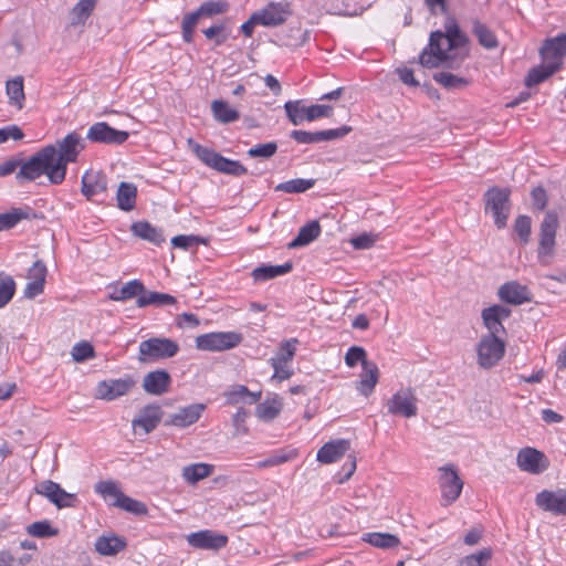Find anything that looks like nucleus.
<instances>
[{"instance_id": "obj_1", "label": "nucleus", "mask_w": 566, "mask_h": 566, "mask_svg": "<svg viewBox=\"0 0 566 566\" xmlns=\"http://www.w3.org/2000/svg\"><path fill=\"white\" fill-rule=\"evenodd\" d=\"M84 149V140L76 132H71L55 145H46L24 161L15 178L19 181H33L45 175L53 185L64 181L70 163H75Z\"/></svg>"}, {"instance_id": "obj_2", "label": "nucleus", "mask_w": 566, "mask_h": 566, "mask_svg": "<svg viewBox=\"0 0 566 566\" xmlns=\"http://www.w3.org/2000/svg\"><path fill=\"white\" fill-rule=\"evenodd\" d=\"M468 39L455 22L446 25V32L433 31L429 43L419 54V63L427 69L449 67L457 69L463 61L453 51L467 44Z\"/></svg>"}, {"instance_id": "obj_3", "label": "nucleus", "mask_w": 566, "mask_h": 566, "mask_svg": "<svg viewBox=\"0 0 566 566\" xmlns=\"http://www.w3.org/2000/svg\"><path fill=\"white\" fill-rule=\"evenodd\" d=\"M189 149L208 167L235 177L247 175L248 169L238 160L223 157L211 148L205 147L192 138H188Z\"/></svg>"}, {"instance_id": "obj_4", "label": "nucleus", "mask_w": 566, "mask_h": 566, "mask_svg": "<svg viewBox=\"0 0 566 566\" xmlns=\"http://www.w3.org/2000/svg\"><path fill=\"white\" fill-rule=\"evenodd\" d=\"M558 216L555 211H547L539 227V241L537 259L542 265H548L555 254Z\"/></svg>"}, {"instance_id": "obj_5", "label": "nucleus", "mask_w": 566, "mask_h": 566, "mask_svg": "<svg viewBox=\"0 0 566 566\" xmlns=\"http://www.w3.org/2000/svg\"><path fill=\"white\" fill-rule=\"evenodd\" d=\"M229 9L228 2L223 0H209L201 3V6L193 12L187 13L181 22L182 40L186 43L193 41L195 28L200 18H211L217 14H222Z\"/></svg>"}, {"instance_id": "obj_6", "label": "nucleus", "mask_w": 566, "mask_h": 566, "mask_svg": "<svg viewBox=\"0 0 566 566\" xmlns=\"http://www.w3.org/2000/svg\"><path fill=\"white\" fill-rule=\"evenodd\" d=\"M511 191L507 188L493 187L484 195L485 212H490L499 229L506 227L511 211Z\"/></svg>"}, {"instance_id": "obj_7", "label": "nucleus", "mask_w": 566, "mask_h": 566, "mask_svg": "<svg viewBox=\"0 0 566 566\" xmlns=\"http://www.w3.org/2000/svg\"><path fill=\"white\" fill-rule=\"evenodd\" d=\"M178 350L177 342L166 337H151L139 344L138 359L143 363L157 361L176 356Z\"/></svg>"}, {"instance_id": "obj_8", "label": "nucleus", "mask_w": 566, "mask_h": 566, "mask_svg": "<svg viewBox=\"0 0 566 566\" xmlns=\"http://www.w3.org/2000/svg\"><path fill=\"white\" fill-rule=\"evenodd\" d=\"M505 342L494 335H482L476 344V361L483 369L494 367L504 356Z\"/></svg>"}, {"instance_id": "obj_9", "label": "nucleus", "mask_w": 566, "mask_h": 566, "mask_svg": "<svg viewBox=\"0 0 566 566\" xmlns=\"http://www.w3.org/2000/svg\"><path fill=\"white\" fill-rule=\"evenodd\" d=\"M286 116L293 125H301L303 122H313L322 117H331L333 107L324 104L311 106L302 105L301 101H289L284 104Z\"/></svg>"}, {"instance_id": "obj_10", "label": "nucleus", "mask_w": 566, "mask_h": 566, "mask_svg": "<svg viewBox=\"0 0 566 566\" xmlns=\"http://www.w3.org/2000/svg\"><path fill=\"white\" fill-rule=\"evenodd\" d=\"M242 335L237 332H212L196 337V347L207 352H222L237 347Z\"/></svg>"}, {"instance_id": "obj_11", "label": "nucleus", "mask_w": 566, "mask_h": 566, "mask_svg": "<svg viewBox=\"0 0 566 566\" xmlns=\"http://www.w3.org/2000/svg\"><path fill=\"white\" fill-rule=\"evenodd\" d=\"M439 472L438 483L441 490L442 505L448 506L460 496L463 489V481L453 464L439 468Z\"/></svg>"}, {"instance_id": "obj_12", "label": "nucleus", "mask_w": 566, "mask_h": 566, "mask_svg": "<svg viewBox=\"0 0 566 566\" xmlns=\"http://www.w3.org/2000/svg\"><path fill=\"white\" fill-rule=\"evenodd\" d=\"M418 399L412 388H401L387 401V411L394 416L405 418L416 417L418 413Z\"/></svg>"}, {"instance_id": "obj_13", "label": "nucleus", "mask_w": 566, "mask_h": 566, "mask_svg": "<svg viewBox=\"0 0 566 566\" xmlns=\"http://www.w3.org/2000/svg\"><path fill=\"white\" fill-rule=\"evenodd\" d=\"M34 492L48 499L57 509L76 506V494L66 492L59 483L52 480L39 482L34 488Z\"/></svg>"}, {"instance_id": "obj_14", "label": "nucleus", "mask_w": 566, "mask_h": 566, "mask_svg": "<svg viewBox=\"0 0 566 566\" xmlns=\"http://www.w3.org/2000/svg\"><path fill=\"white\" fill-rule=\"evenodd\" d=\"M128 137L129 134L126 130L115 129L105 122L93 124L86 134V138L90 142L107 145H122Z\"/></svg>"}, {"instance_id": "obj_15", "label": "nucleus", "mask_w": 566, "mask_h": 566, "mask_svg": "<svg viewBox=\"0 0 566 566\" xmlns=\"http://www.w3.org/2000/svg\"><path fill=\"white\" fill-rule=\"evenodd\" d=\"M511 316V310L503 305H492L482 310L481 317L483 325L486 327L489 333L486 335H494V337H501L505 334V327L503 322Z\"/></svg>"}, {"instance_id": "obj_16", "label": "nucleus", "mask_w": 566, "mask_h": 566, "mask_svg": "<svg viewBox=\"0 0 566 566\" xmlns=\"http://www.w3.org/2000/svg\"><path fill=\"white\" fill-rule=\"evenodd\" d=\"M352 130L349 126H342L338 128L306 132V130H292L290 137L298 144H317L334 139H339L346 136Z\"/></svg>"}, {"instance_id": "obj_17", "label": "nucleus", "mask_w": 566, "mask_h": 566, "mask_svg": "<svg viewBox=\"0 0 566 566\" xmlns=\"http://www.w3.org/2000/svg\"><path fill=\"white\" fill-rule=\"evenodd\" d=\"M535 504L545 512L566 515V489L543 490L536 494Z\"/></svg>"}, {"instance_id": "obj_18", "label": "nucleus", "mask_w": 566, "mask_h": 566, "mask_svg": "<svg viewBox=\"0 0 566 566\" xmlns=\"http://www.w3.org/2000/svg\"><path fill=\"white\" fill-rule=\"evenodd\" d=\"M517 467L532 474H539L548 468L545 454L534 448L521 449L516 457Z\"/></svg>"}, {"instance_id": "obj_19", "label": "nucleus", "mask_w": 566, "mask_h": 566, "mask_svg": "<svg viewBox=\"0 0 566 566\" xmlns=\"http://www.w3.org/2000/svg\"><path fill=\"white\" fill-rule=\"evenodd\" d=\"M187 542L195 548L218 551L228 544V536L212 530H202L190 533Z\"/></svg>"}, {"instance_id": "obj_20", "label": "nucleus", "mask_w": 566, "mask_h": 566, "mask_svg": "<svg viewBox=\"0 0 566 566\" xmlns=\"http://www.w3.org/2000/svg\"><path fill=\"white\" fill-rule=\"evenodd\" d=\"M46 274L48 269L44 262L41 260H36L28 270L27 277L29 282L23 291L25 298L32 300L43 293Z\"/></svg>"}, {"instance_id": "obj_21", "label": "nucleus", "mask_w": 566, "mask_h": 566, "mask_svg": "<svg viewBox=\"0 0 566 566\" xmlns=\"http://www.w3.org/2000/svg\"><path fill=\"white\" fill-rule=\"evenodd\" d=\"M133 386L134 381L129 378L103 380L97 384L96 398L112 401L126 395L133 388Z\"/></svg>"}, {"instance_id": "obj_22", "label": "nucleus", "mask_w": 566, "mask_h": 566, "mask_svg": "<svg viewBox=\"0 0 566 566\" xmlns=\"http://www.w3.org/2000/svg\"><path fill=\"white\" fill-rule=\"evenodd\" d=\"M81 184V191L87 200H94L107 191V177L102 171H86L82 176Z\"/></svg>"}, {"instance_id": "obj_23", "label": "nucleus", "mask_w": 566, "mask_h": 566, "mask_svg": "<svg viewBox=\"0 0 566 566\" xmlns=\"http://www.w3.org/2000/svg\"><path fill=\"white\" fill-rule=\"evenodd\" d=\"M260 25L273 28L283 24L287 15V4L280 2H270L266 7L254 12Z\"/></svg>"}, {"instance_id": "obj_24", "label": "nucleus", "mask_w": 566, "mask_h": 566, "mask_svg": "<svg viewBox=\"0 0 566 566\" xmlns=\"http://www.w3.org/2000/svg\"><path fill=\"white\" fill-rule=\"evenodd\" d=\"M205 409L206 406L203 403H192L179 408L176 412L168 416L165 420V426H174L178 428L191 426L199 420Z\"/></svg>"}, {"instance_id": "obj_25", "label": "nucleus", "mask_w": 566, "mask_h": 566, "mask_svg": "<svg viewBox=\"0 0 566 566\" xmlns=\"http://www.w3.org/2000/svg\"><path fill=\"white\" fill-rule=\"evenodd\" d=\"M497 296L502 302L521 305L532 301V294L526 285L517 281H510L502 284L497 291Z\"/></svg>"}, {"instance_id": "obj_26", "label": "nucleus", "mask_w": 566, "mask_h": 566, "mask_svg": "<svg viewBox=\"0 0 566 566\" xmlns=\"http://www.w3.org/2000/svg\"><path fill=\"white\" fill-rule=\"evenodd\" d=\"M163 415L160 406L155 403L147 405L140 410L139 416L133 420V428H140L147 434L159 424Z\"/></svg>"}, {"instance_id": "obj_27", "label": "nucleus", "mask_w": 566, "mask_h": 566, "mask_svg": "<svg viewBox=\"0 0 566 566\" xmlns=\"http://www.w3.org/2000/svg\"><path fill=\"white\" fill-rule=\"evenodd\" d=\"M543 61L551 64L558 63L559 69L563 65V57L566 56V33L553 39H547L541 48Z\"/></svg>"}, {"instance_id": "obj_28", "label": "nucleus", "mask_w": 566, "mask_h": 566, "mask_svg": "<svg viewBox=\"0 0 566 566\" xmlns=\"http://www.w3.org/2000/svg\"><path fill=\"white\" fill-rule=\"evenodd\" d=\"M171 384L170 375L163 369L154 370L145 375L143 388L147 394L159 396L169 390Z\"/></svg>"}, {"instance_id": "obj_29", "label": "nucleus", "mask_w": 566, "mask_h": 566, "mask_svg": "<svg viewBox=\"0 0 566 566\" xmlns=\"http://www.w3.org/2000/svg\"><path fill=\"white\" fill-rule=\"evenodd\" d=\"M349 448L350 442L346 439L329 441L317 451L316 459L321 463H334L342 459Z\"/></svg>"}, {"instance_id": "obj_30", "label": "nucleus", "mask_w": 566, "mask_h": 566, "mask_svg": "<svg viewBox=\"0 0 566 566\" xmlns=\"http://www.w3.org/2000/svg\"><path fill=\"white\" fill-rule=\"evenodd\" d=\"M94 547L102 556H115L127 547V542L116 534H107L97 537Z\"/></svg>"}, {"instance_id": "obj_31", "label": "nucleus", "mask_w": 566, "mask_h": 566, "mask_svg": "<svg viewBox=\"0 0 566 566\" xmlns=\"http://www.w3.org/2000/svg\"><path fill=\"white\" fill-rule=\"evenodd\" d=\"M283 409V398L274 394L260 402L255 408L256 417L265 422L277 418Z\"/></svg>"}, {"instance_id": "obj_32", "label": "nucleus", "mask_w": 566, "mask_h": 566, "mask_svg": "<svg viewBox=\"0 0 566 566\" xmlns=\"http://www.w3.org/2000/svg\"><path fill=\"white\" fill-rule=\"evenodd\" d=\"M35 217L33 209L28 206L12 208L8 212L0 213V232L14 228L22 220H30Z\"/></svg>"}, {"instance_id": "obj_33", "label": "nucleus", "mask_w": 566, "mask_h": 566, "mask_svg": "<svg viewBox=\"0 0 566 566\" xmlns=\"http://www.w3.org/2000/svg\"><path fill=\"white\" fill-rule=\"evenodd\" d=\"M379 370L375 363L364 361V368L360 374V380L357 382V390L365 397H368L378 382Z\"/></svg>"}, {"instance_id": "obj_34", "label": "nucleus", "mask_w": 566, "mask_h": 566, "mask_svg": "<svg viewBox=\"0 0 566 566\" xmlns=\"http://www.w3.org/2000/svg\"><path fill=\"white\" fill-rule=\"evenodd\" d=\"M214 471V465L203 462L191 463L182 468V479L191 485L197 484L199 481L210 476Z\"/></svg>"}, {"instance_id": "obj_35", "label": "nucleus", "mask_w": 566, "mask_h": 566, "mask_svg": "<svg viewBox=\"0 0 566 566\" xmlns=\"http://www.w3.org/2000/svg\"><path fill=\"white\" fill-rule=\"evenodd\" d=\"M321 224L314 220L303 226L297 235L287 244L289 249H297L313 242L321 234Z\"/></svg>"}, {"instance_id": "obj_36", "label": "nucleus", "mask_w": 566, "mask_h": 566, "mask_svg": "<svg viewBox=\"0 0 566 566\" xmlns=\"http://www.w3.org/2000/svg\"><path fill=\"white\" fill-rule=\"evenodd\" d=\"M132 232L143 239L147 240L156 245L165 242V237L160 229L154 227L147 221H137L132 224Z\"/></svg>"}, {"instance_id": "obj_37", "label": "nucleus", "mask_w": 566, "mask_h": 566, "mask_svg": "<svg viewBox=\"0 0 566 566\" xmlns=\"http://www.w3.org/2000/svg\"><path fill=\"white\" fill-rule=\"evenodd\" d=\"M226 400L229 405H238L240 402L245 403H255L261 398V391H250L245 386L243 385H235L232 386L230 390H228L226 394Z\"/></svg>"}, {"instance_id": "obj_38", "label": "nucleus", "mask_w": 566, "mask_h": 566, "mask_svg": "<svg viewBox=\"0 0 566 566\" xmlns=\"http://www.w3.org/2000/svg\"><path fill=\"white\" fill-rule=\"evenodd\" d=\"M557 71H559L558 63L551 64L549 62L544 61L543 64L530 70V72L527 73V75L525 77V85L527 87L535 86V85L546 81L548 77H551Z\"/></svg>"}, {"instance_id": "obj_39", "label": "nucleus", "mask_w": 566, "mask_h": 566, "mask_svg": "<svg viewBox=\"0 0 566 566\" xmlns=\"http://www.w3.org/2000/svg\"><path fill=\"white\" fill-rule=\"evenodd\" d=\"M177 300L167 293L147 291L142 293V295L136 300V305L140 308L154 305V306H166L176 304Z\"/></svg>"}, {"instance_id": "obj_40", "label": "nucleus", "mask_w": 566, "mask_h": 566, "mask_svg": "<svg viewBox=\"0 0 566 566\" xmlns=\"http://www.w3.org/2000/svg\"><path fill=\"white\" fill-rule=\"evenodd\" d=\"M137 197V188L130 182H120L117 189V206L123 211H130L135 208Z\"/></svg>"}, {"instance_id": "obj_41", "label": "nucleus", "mask_w": 566, "mask_h": 566, "mask_svg": "<svg viewBox=\"0 0 566 566\" xmlns=\"http://www.w3.org/2000/svg\"><path fill=\"white\" fill-rule=\"evenodd\" d=\"M145 292V285L139 280L126 282L122 287L116 289L109 298L117 302H124L134 297H139Z\"/></svg>"}, {"instance_id": "obj_42", "label": "nucleus", "mask_w": 566, "mask_h": 566, "mask_svg": "<svg viewBox=\"0 0 566 566\" xmlns=\"http://www.w3.org/2000/svg\"><path fill=\"white\" fill-rule=\"evenodd\" d=\"M6 93L10 105L15 106L18 109L23 108L25 95L22 76L8 80L6 83Z\"/></svg>"}, {"instance_id": "obj_43", "label": "nucleus", "mask_w": 566, "mask_h": 566, "mask_svg": "<svg viewBox=\"0 0 566 566\" xmlns=\"http://www.w3.org/2000/svg\"><path fill=\"white\" fill-rule=\"evenodd\" d=\"M293 265L291 262H286L284 264L280 265H262L259 268H255L252 271V276L254 281L258 282H264L271 279H274L280 275H284L289 272H291Z\"/></svg>"}, {"instance_id": "obj_44", "label": "nucleus", "mask_w": 566, "mask_h": 566, "mask_svg": "<svg viewBox=\"0 0 566 566\" xmlns=\"http://www.w3.org/2000/svg\"><path fill=\"white\" fill-rule=\"evenodd\" d=\"M211 112L214 119L221 124L233 123L239 119V112L222 99H214L211 103Z\"/></svg>"}, {"instance_id": "obj_45", "label": "nucleus", "mask_w": 566, "mask_h": 566, "mask_svg": "<svg viewBox=\"0 0 566 566\" xmlns=\"http://www.w3.org/2000/svg\"><path fill=\"white\" fill-rule=\"evenodd\" d=\"M361 539L375 547L385 549L397 547L400 544L398 536L390 533H365Z\"/></svg>"}, {"instance_id": "obj_46", "label": "nucleus", "mask_w": 566, "mask_h": 566, "mask_svg": "<svg viewBox=\"0 0 566 566\" xmlns=\"http://www.w3.org/2000/svg\"><path fill=\"white\" fill-rule=\"evenodd\" d=\"M474 35L476 36L479 43L488 49L493 50L496 49L499 45V41L494 34V32L488 28L484 23L480 22L479 20H475L473 22V29H472Z\"/></svg>"}, {"instance_id": "obj_47", "label": "nucleus", "mask_w": 566, "mask_h": 566, "mask_svg": "<svg viewBox=\"0 0 566 566\" xmlns=\"http://www.w3.org/2000/svg\"><path fill=\"white\" fill-rule=\"evenodd\" d=\"M96 6V0H80L71 11V24H84L87 18L92 14Z\"/></svg>"}, {"instance_id": "obj_48", "label": "nucleus", "mask_w": 566, "mask_h": 566, "mask_svg": "<svg viewBox=\"0 0 566 566\" xmlns=\"http://www.w3.org/2000/svg\"><path fill=\"white\" fill-rule=\"evenodd\" d=\"M315 179H303L296 178L279 184L275 187V191H282L285 193H302L314 187Z\"/></svg>"}, {"instance_id": "obj_49", "label": "nucleus", "mask_w": 566, "mask_h": 566, "mask_svg": "<svg viewBox=\"0 0 566 566\" xmlns=\"http://www.w3.org/2000/svg\"><path fill=\"white\" fill-rule=\"evenodd\" d=\"M95 492L109 503L119 502L124 494L114 481H99L95 484Z\"/></svg>"}, {"instance_id": "obj_50", "label": "nucleus", "mask_w": 566, "mask_h": 566, "mask_svg": "<svg viewBox=\"0 0 566 566\" xmlns=\"http://www.w3.org/2000/svg\"><path fill=\"white\" fill-rule=\"evenodd\" d=\"M230 28L226 22L213 24L202 30L208 40H212L216 46L222 45L230 36Z\"/></svg>"}, {"instance_id": "obj_51", "label": "nucleus", "mask_w": 566, "mask_h": 566, "mask_svg": "<svg viewBox=\"0 0 566 566\" xmlns=\"http://www.w3.org/2000/svg\"><path fill=\"white\" fill-rule=\"evenodd\" d=\"M15 292V282L9 274L0 272V308L6 306Z\"/></svg>"}, {"instance_id": "obj_52", "label": "nucleus", "mask_w": 566, "mask_h": 566, "mask_svg": "<svg viewBox=\"0 0 566 566\" xmlns=\"http://www.w3.org/2000/svg\"><path fill=\"white\" fill-rule=\"evenodd\" d=\"M433 80L448 90L459 88L461 86L468 85V80L449 72L434 73Z\"/></svg>"}, {"instance_id": "obj_53", "label": "nucleus", "mask_w": 566, "mask_h": 566, "mask_svg": "<svg viewBox=\"0 0 566 566\" xmlns=\"http://www.w3.org/2000/svg\"><path fill=\"white\" fill-rule=\"evenodd\" d=\"M27 532L31 536L39 538L55 536L59 533L56 528L52 527L50 521L46 520L31 523L27 526Z\"/></svg>"}, {"instance_id": "obj_54", "label": "nucleus", "mask_w": 566, "mask_h": 566, "mask_svg": "<svg viewBox=\"0 0 566 566\" xmlns=\"http://www.w3.org/2000/svg\"><path fill=\"white\" fill-rule=\"evenodd\" d=\"M111 505L136 515H144L147 513V507L143 502L134 500L125 494H123L119 502H111Z\"/></svg>"}, {"instance_id": "obj_55", "label": "nucleus", "mask_w": 566, "mask_h": 566, "mask_svg": "<svg viewBox=\"0 0 566 566\" xmlns=\"http://www.w3.org/2000/svg\"><path fill=\"white\" fill-rule=\"evenodd\" d=\"M514 231L523 244L528 243L532 233V220L528 216L520 214L514 221Z\"/></svg>"}, {"instance_id": "obj_56", "label": "nucleus", "mask_w": 566, "mask_h": 566, "mask_svg": "<svg viewBox=\"0 0 566 566\" xmlns=\"http://www.w3.org/2000/svg\"><path fill=\"white\" fill-rule=\"evenodd\" d=\"M297 343L298 340L296 338L283 342L280 346V350L270 360L289 364L295 355V345Z\"/></svg>"}, {"instance_id": "obj_57", "label": "nucleus", "mask_w": 566, "mask_h": 566, "mask_svg": "<svg viewBox=\"0 0 566 566\" xmlns=\"http://www.w3.org/2000/svg\"><path fill=\"white\" fill-rule=\"evenodd\" d=\"M72 358L76 363H82L95 357L94 347L88 342L76 343L71 352Z\"/></svg>"}, {"instance_id": "obj_58", "label": "nucleus", "mask_w": 566, "mask_h": 566, "mask_svg": "<svg viewBox=\"0 0 566 566\" xmlns=\"http://www.w3.org/2000/svg\"><path fill=\"white\" fill-rule=\"evenodd\" d=\"M295 457H296V453L294 451L285 452L283 450H281V451H277V452L271 454L265 460L258 462L256 467L262 469V468L280 465L282 463H285V462L292 460Z\"/></svg>"}, {"instance_id": "obj_59", "label": "nucleus", "mask_w": 566, "mask_h": 566, "mask_svg": "<svg viewBox=\"0 0 566 566\" xmlns=\"http://www.w3.org/2000/svg\"><path fill=\"white\" fill-rule=\"evenodd\" d=\"M200 243H206V239L199 237V235H185V234H180V235H176L171 239V244L175 247V248H179V249H182V250H189V249H192L195 247H198Z\"/></svg>"}, {"instance_id": "obj_60", "label": "nucleus", "mask_w": 566, "mask_h": 566, "mask_svg": "<svg viewBox=\"0 0 566 566\" xmlns=\"http://www.w3.org/2000/svg\"><path fill=\"white\" fill-rule=\"evenodd\" d=\"M277 150V144L275 142H269L264 144L255 145L248 150V156L251 158H271Z\"/></svg>"}, {"instance_id": "obj_61", "label": "nucleus", "mask_w": 566, "mask_h": 566, "mask_svg": "<svg viewBox=\"0 0 566 566\" xmlns=\"http://www.w3.org/2000/svg\"><path fill=\"white\" fill-rule=\"evenodd\" d=\"M248 416V411L243 408L238 409V411L233 415L232 424L234 428V437H242L249 433V428L247 426Z\"/></svg>"}, {"instance_id": "obj_62", "label": "nucleus", "mask_w": 566, "mask_h": 566, "mask_svg": "<svg viewBox=\"0 0 566 566\" xmlns=\"http://www.w3.org/2000/svg\"><path fill=\"white\" fill-rule=\"evenodd\" d=\"M492 552L489 548H484L479 553L468 555L461 559V566H484L485 563L491 558Z\"/></svg>"}, {"instance_id": "obj_63", "label": "nucleus", "mask_w": 566, "mask_h": 566, "mask_svg": "<svg viewBox=\"0 0 566 566\" xmlns=\"http://www.w3.org/2000/svg\"><path fill=\"white\" fill-rule=\"evenodd\" d=\"M364 361L368 360L366 359V350L363 347L352 346L348 348L345 355V363L348 367H354L360 363L364 368Z\"/></svg>"}, {"instance_id": "obj_64", "label": "nucleus", "mask_w": 566, "mask_h": 566, "mask_svg": "<svg viewBox=\"0 0 566 566\" xmlns=\"http://www.w3.org/2000/svg\"><path fill=\"white\" fill-rule=\"evenodd\" d=\"M377 237L371 233H363L350 239L352 245L357 250L369 249L376 242Z\"/></svg>"}]
</instances>
